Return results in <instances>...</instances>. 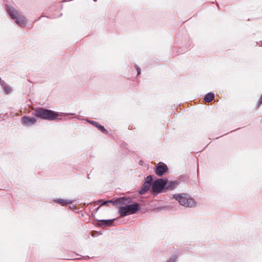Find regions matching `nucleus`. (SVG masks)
Instances as JSON below:
<instances>
[{
    "instance_id": "obj_1",
    "label": "nucleus",
    "mask_w": 262,
    "mask_h": 262,
    "mask_svg": "<svg viewBox=\"0 0 262 262\" xmlns=\"http://www.w3.org/2000/svg\"><path fill=\"white\" fill-rule=\"evenodd\" d=\"M34 115L41 119L48 120H61L58 118L60 115L57 112L43 108H38L35 111Z\"/></svg>"
},
{
    "instance_id": "obj_2",
    "label": "nucleus",
    "mask_w": 262,
    "mask_h": 262,
    "mask_svg": "<svg viewBox=\"0 0 262 262\" xmlns=\"http://www.w3.org/2000/svg\"><path fill=\"white\" fill-rule=\"evenodd\" d=\"M132 201L130 202V203ZM129 203H126L124 206H120L119 207L118 212L121 217H124L129 214L135 213L139 209V205L137 203L133 204H128Z\"/></svg>"
},
{
    "instance_id": "obj_3",
    "label": "nucleus",
    "mask_w": 262,
    "mask_h": 262,
    "mask_svg": "<svg viewBox=\"0 0 262 262\" xmlns=\"http://www.w3.org/2000/svg\"><path fill=\"white\" fill-rule=\"evenodd\" d=\"M173 198L178 201L181 205L185 207H193L195 206V201L187 194H174Z\"/></svg>"
},
{
    "instance_id": "obj_4",
    "label": "nucleus",
    "mask_w": 262,
    "mask_h": 262,
    "mask_svg": "<svg viewBox=\"0 0 262 262\" xmlns=\"http://www.w3.org/2000/svg\"><path fill=\"white\" fill-rule=\"evenodd\" d=\"M11 17L15 20V22L19 26L24 27L27 23L25 17L20 15L14 8L9 7L8 10Z\"/></svg>"
},
{
    "instance_id": "obj_5",
    "label": "nucleus",
    "mask_w": 262,
    "mask_h": 262,
    "mask_svg": "<svg viewBox=\"0 0 262 262\" xmlns=\"http://www.w3.org/2000/svg\"><path fill=\"white\" fill-rule=\"evenodd\" d=\"M166 181L165 179H158L155 181L151 187V191L155 194L161 193L165 189Z\"/></svg>"
},
{
    "instance_id": "obj_6",
    "label": "nucleus",
    "mask_w": 262,
    "mask_h": 262,
    "mask_svg": "<svg viewBox=\"0 0 262 262\" xmlns=\"http://www.w3.org/2000/svg\"><path fill=\"white\" fill-rule=\"evenodd\" d=\"M131 202V199L129 198H118L115 201H113V200H108L102 202V203L100 204L98 208H99L101 206L106 205L108 203H113L114 205L118 204H125L126 203H130Z\"/></svg>"
},
{
    "instance_id": "obj_7",
    "label": "nucleus",
    "mask_w": 262,
    "mask_h": 262,
    "mask_svg": "<svg viewBox=\"0 0 262 262\" xmlns=\"http://www.w3.org/2000/svg\"><path fill=\"white\" fill-rule=\"evenodd\" d=\"M167 165L163 163L160 162L157 166L155 172L158 176H162L166 172L168 171Z\"/></svg>"
},
{
    "instance_id": "obj_8",
    "label": "nucleus",
    "mask_w": 262,
    "mask_h": 262,
    "mask_svg": "<svg viewBox=\"0 0 262 262\" xmlns=\"http://www.w3.org/2000/svg\"><path fill=\"white\" fill-rule=\"evenodd\" d=\"M36 122V119L33 117L25 116L21 118V123L24 125H31Z\"/></svg>"
},
{
    "instance_id": "obj_9",
    "label": "nucleus",
    "mask_w": 262,
    "mask_h": 262,
    "mask_svg": "<svg viewBox=\"0 0 262 262\" xmlns=\"http://www.w3.org/2000/svg\"><path fill=\"white\" fill-rule=\"evenodd\" d=\"M166 184L165 186V190H172L175 189L178 185L179 182L176 181H168L166 179H165Z\"/></svg>"
},
{
    "instance_id": "obj_10",
    "label": "nucleus",
    "mask_w": 262,
    "mask_h": 262,
    "mask_svg": "<svg viewBox=\"0 0 262 262\" xmlns=\"http://www.w3.org/2000/svg\"><path fill=\"white\" fill-rule=\"evenodd\" d=\"M115 220V219L99 220L97 225L101 227L112 226L113 225Z\"/></svg>"
},
{
    "instance_id": "obj_11",
    "label": "nucleus",
    "mask_w": 262,
    "mask_h": 262,
    "mask_svg": "<svg viewBox=\"0 0 262 262\" xmlns=\"http://www.w3.org/2000/svg\"><path fill=\"white\" fill-rule=\"evenodd\" d=\"M88 121L92 124L93 125L96 126L97 128H98L101 132L105 134H107V131L105 128L102 125H99L97 122L93 121V120H88Z\"/></svg>"
},
{
    "instance_id": "obj_12",
    "label": "nucleus",
    "mask_w": 262,
    "mask_h": 262,
    "mask_svg": "<svg viewBox=\"0 0 262 262\" xmlns=\"http://www.w3.org/2000/svg\"><path fill=\"white\" fill-rule=\"evenodd\" d=\"M150 184H147V183L144 182L142 187L139 191V193L140 194H143L145 193L150 188Z\"/></svg>"
},
{
    "instance_id": "obj_13",
    "label": "nucleus",
    "mask_w": 262,
    "mask_h": 262,
    "mask_svg": "<svg viewBox=\"0 0 262 262\" xmlns=\"http://www.w3.org/2000/svg\"><path fill=\"white\" fill-rule=\"evenodd\" d=\"M214 97V94L213 93H208L206 95L204 100L206 102H209L211 101Z\"/></svg>"
},
{
    "instance_id": "obj_14",
    "label": "nucleus",
    "mask_w": 262,
    "mask_h": 262,
    "mask_svg": "<svg viewBox=\"0 0 262 262\" xmlns=\"http://www.w3.org/2000/svg\"><path fill=\"white\" fill-rule=\"evenodd\" d=\"M55 201L57 203L61 204L63 205H66L72 202L71 201L68 200H63V199H57Z\"/></svg>"
},
{
    "instance_id": "obj_15",
    "label": "nucleus",
    "mask_w": 262,
    "mask_h": 262,
    "mask_svg": "<svg viewBox=\"0 0 262 262\" xmlns=\"http://www.w3.org/2000/svg\"><path fill=\"white\" fill-rule=\"evenodd\" d=\"M152 176L151 175H149L147 176L146 178H145L144 182L147 183V184L151 185V183L152 181Z\"/></svg>"
},
{
    "instance_id": "obj_16",
    "label": "nucleus",
    "mask_w": 262,
    "mask_h": 262,
    "mask_svg": "<svg viewBox=\"0 0 262 262\" xmlns=\"http://www.w3.org/2000/svg\"><path fill=\"white\" fill-rule=\"evenodd\" d=\"M3 86L4 90L6 94H9L11 91V89L9 86L5 85Z\"/></svg>"
},
{
    "instance_id": "obj_17",
    "label": "nucleus",
    "mask_w": 262,
    "mask_h": 262,
    "mask_svg": "<svg viewBox=\"0 0 262 262\" xmlns=\"http://www.w3.org/2000/svg\"><path fill=\"white\" fill-rule=\"evenodd\" d=\"M177 259V257L176 255H173L168 262H176Z\"/></svg>"
},
{
    "instance_id": "obj_18",
    "label": "nucleus",
    "mask_w": 262,
    "mask_h": 262,
    "mask_svg": "<svg viewBox=\"0 0 262 262\" xmlns=\"http://www.w3.org/2000/svg\"><path fill=\"white\" fill-rule=\"evenodd\" d=\"M135 68H136L137 71V75H139L140 74V69L138 67V66L135 65Z\"/></svg>"
},
{
    "instance_id": "obj_19",
    "label": "nucleus",
    "mask_w": 262,
    "mask_h": 262,
    "mask_svg": "<svg viewBox=\"0 0 262 262\" xmlns=\"http://www.w3.org/2000/svg\"><path fill=\"white\" fill-rule=\"evenodd\" d=\"M0 84L2 86H4L5 85V82L4 80H3L1 78H0Z\"/></svg>"
},
{
    "instance_id": "obj_20",
    "label": "nucleus",
    "mask_w": 262,
    "mask_h": 262,
    "mask_svg": "<svg viewBox=\"0 0 262 262\" xmlns=\"http://www.w3.org/2000/svg\"><path fill=\"white\" fill-rule=\"evenodd\" d=\"M258 104L261 105L262 104V94L261 96L260 97L259 100H258Z\"/></svg>"
},
{
    "instance_id": "obj_21",
    "label": "nucleus",
    "mask_w": 262,
    "mask_h": 262,
    "mask_svg": "<svg viewBox=\"0 0 262 262\" xmlns=\"http://www.w3.org/2000/svg\"><path fill=\"white\" fill-rule=\"evenodd\" d=\"M258 34L260 36L261 38H262V33H259ZM260 42H262V40H260Z\"/></svg>"
},
{
    "instance_id": "obj_22",
    "label": "nucleus",
    "mask_w": 262,
    "mask_h": 262,
    "mask_svg": "<svg viewBox=\"0 0 262 262\" xmlns=\"http://www.w3.org/2000/svg\"><path fill=\"white\" fill-rule=\"evenodd\" d=\"M102 202V200H101L98 201V202Z\"/></svg>"
},
{
    "instance_id": "obj_23",
    "label": "nucleus",
    "mask_w": 262,
    "mask_h": 262,
    "mask_svg": "<svg viewBox=\"0 0 262 262\" xmlns=\"http://www.w3.org/2000/svg\"><path fill=\"white\" fill-rule=\"evenodd\" d=\"M94 1H96L97 0H94Z\"/></svg>"
}]
</instances>
